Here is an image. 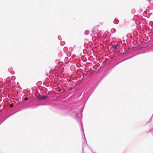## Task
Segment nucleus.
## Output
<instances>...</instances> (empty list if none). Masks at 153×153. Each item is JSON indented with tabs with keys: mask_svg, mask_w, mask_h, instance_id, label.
Instances as JSON below:
<instances>
[{
	"mask_svg": "<svg viewBox=\"0 0 153 153\" xmlns=\"http://www.w3.org/2000/svg\"><path fill=\"white\" fill-rule=\"evenodd\" d=\"M48 98V96L47 95L45 96H38L37 99L39 100H46Z\"/></svg>",
	"mask_w": 153,
	"mask_h": 153,
	"instance_id": "nucleus-1",
	"label": "nucleus"
},
{
	"mask_svg": "<svg viewBox=\"0 0 153 153\" xmlns=\"http://www.w3.org/2000/svg\"><path fill=\"white\" fill-rule=\"evenodd\" d=\"M118 45H113L111 48L112 49L115 50L117 49Z\"/></svg>",
	"mask_w": 153,
	"mask_h": 153,
	"instance_id": "nucleus-2",
	"label": "nucleus"
},
{
	"mask_svg": "<svg viewBox=\"0 0 153 153\" xmlns=\"http://www.w3.org/2000/svg\"><path fill=\"white\" fill-rule=\"evenodd\" d=\"M28 98H25V100H28Z\"/></svg>",
	"mask_w": 153,
	"mask_h": 153,
	"instance_id": "nucleus-3",
	"label": "nucleus"
},
{
	"mask_svg": "<svg viewBox=\"0 0 153 153\" xmlns=\"http://www.w3.org/2000/svg\"><path fill=\"white\" fill-rule=\"evenodd\" d=\"M13 106V104H11V105H10V107H12Z\"/></svg>",
	"mask_w": 153,
	"mask_h": 153,
	"instance_id": "nucleus-4",
	"label": "nucleus"
}]
</instances>
